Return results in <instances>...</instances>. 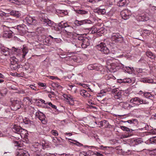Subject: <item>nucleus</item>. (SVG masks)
Wrapping results in <instances>:
<instances>
[{"label":"nucleus","instance_id":"obj_34","mask_svg":"<svg viewBox=\"0 0 156 156\" xmlns=\"http://www.w3.org/2000/svg\"><path fill=\"white\" fill-rule=\"evenodd\" d=\"M76 13L81 15L86 14L88 13V11L83 10H78L76 11Z\"/></svg>","mask_w":156,"mask_h":156},{"label":"nucleus","instance_id":"obj_18","mask_svg":"<svg viewBox=\"0 0 156 156\" xmlns=\"http://www.w3.org/2000/svg\"><path fill=\"white\" fill-rule=\"evenodd\" d=\"M105 30L103 27H101L98 30L97 28H94L92 30V32L95 33L96 32L97 34L99 36H101L102 34L105 33Z\"/></svg>","mask_w":156,"mask_h":156},{"label":"nucleus","instance_id":"obj_16","mask_svg":"<svg viewBox=\"0 0 156 156\" xmlns=\"http://www.w3.org/2000/svg\"><path fill=\"white\" fill-rule=\"evenodd\" d=\"M65 30L66 33H69L70 35H72L73 36H76V35H79L73 32L74 28L71 26H70L69 25L68 23V26L66 27Z\"/></svg>","mask_w":156,"mask_h":156},{"label":"nucleus","instance_id":"obj_31","mask_svg":"<svg viewBox=\"0 0 156 156\" xmlns=\"http://www.w3.org/2000/svg\"><path fill=\"white\" fill-rule=\"evenodd\" d=\"M17 29L20 34V35H22L25 33L23 27H21V26L18 25L17 27Z\"/></svg>","mask_w":156,"mask_h":156},{"label":"nucleus","instance_id":"obj_23","mask_svg":"<svg viewBox=\"0 0 156 156\" xmlns=\"http://www.w3.org/2000/svg\"><path fill=\"white\" fill-rule=\"evenodd\" d=\"M52 142L56 146L61 144V141L60 139L58 138L57 137H55V138H53L52 140Z\"/></svg>","mask_w":156,"mask_h":156},{"label":"nucleus","instance_id":"obj_57","mask_svg":"<svg viewBox=\"0 0 156 156\" xmlns=\"http://www.w3.org/2000/svg\"><path fill=\"white\" fill-rule=\"evenodd\" d=\"M136 142H137V145H138V144L141 143V142H142V141L141 139L138 138L136 139Z\"/></svg>","mask_w":156,"mask_h":156},{"label":"nucleus","instance_id":"obj_56","mask_svg":"<svg viewBox=\"0 0 156 156\" xmlns=\"http://www.w3.org/2000/svg\"><path fill=\"white\" fill-rule=\"evenodd\" d=\"M136 70L138 73H141L142 72V69L141 68H136Z\"/></svg>","mask_w":156,"mask_h":156},{"label":"nucleus","instance_id":"obj_6","mask_svg":"<svg viewBox=\"0 0 156 156\" xmlns=\"http://www.w3.org/2000/svg\"><path fill=\"white\" fill-rule=\"evenodd\" d=\"M4 31L3 36L4 37L10 38L12 36V32L10 30L9 27L4 25L2 26Z\"/></svg>","mask_w":156,"mask_h":156},{"label":"nucleus","instance_id":"obj_46","mask_svg":"<svg viewBox=\"0 0 156 156\" xmlns=\"http://www.w3.org/2000/svg\"><path fill=\"white\" fill-rule=\"evenodd\" d=\"M150 140L152 143L156 144V136L151 137L150 139Z\"/></svg>","mask_w":156,"mask_h":156},{"label":"nucleus","instance_id":"obj_44","mask_svg":"<svg viewBox=\"0 0 156 156\" xmlns=\"http://www.w3.org/2000/svg\"><path fill=\"white\" fill-rule=\"evenodd\" d=\"M18 64H16V65H10V67L11 69L13 70H16L18 68Z\"/></svg>","mask_w":156,"mask_h":156},{"label":"nucleus","instance_id":"obj_7","mask_svg":"<svg viewBox=\"0 0 156 156\" xmlns=\"http://www.w3.org/2000/svg\"><path fill=\"white\" fill-rule=\"evenodd\" d=\"M79 39L81 40V46L82 48H86L87 46L90 45V40L88 38L84 37L83 36L81 35Z\"/></svg>","mask_w":156,"mask_h":156},{"label":"nucleus","instance_id":"obj_55","mask_svg":"<svg viewBox=\"0 0 156 156\" xmlns=\"http://www.w3.org/2000/svg\"><path fill=\"white\" fill-rule=\"evenodd\" d=\"M48 77L49 78V79H51L52 80H54L55 79H58V78L57 77H55V76H48Z\"/></svg>","mask_w":156,"mask_h":156},{"label":"nucleus","instance_id":"obj_53","mask_svg":"<svg viewBox=\"0 0 156 156\" xmlns=\"http://www.w3.org/2000/svg\"><path fill=\"white\" fill-rule=\"evenodd\" d=\"M60 13H62L65 15H67L68 13V11L67 10H61L60 12Z\"/></svg>","mask_w":156,"mask_h":156},{"label":"nucleus","instance_id":"obj_17","mask_svg":"<svg viewBox=\"0 0 156 156\" xmlns=\"http://www.w3.org/2000/svg\"><path fill=\"white\" fill-rule=\"evenodd\" d=\"M80 36H78L77 39H74L72 41L73 44H74L76 47H80L81 46V40L79 39Z\"/></svg>","mask_w":156,"mask_h":156},{"label":"nucleus","instance_id":"obj_41","mask_svg":"<svg viewBox=\"0 0 156 156\" xmlns=\"http://www.w3.org/2000/svg\"><path fill=\"white\" fill-rule=\"evenodd\" d=\"M143 93V95L146 98H150L152 97L151 94L150 92H146Z\"/></svg>","mask_w":156,"mask_h":156},{"label":"nucleus","instance_id":"obj_38","mask_svg":"<svg viewBox=\"0 0 156 156\" xmlns=\"http://www.w3.org/2000/svg\"><path fill=\"white\" fill-rule=\"evenodd\" d=\"M112 148L111 147L103 146L102 145L100 146V149L103 150H109Z\"/></svg>","mask_w":156,"mask_h":156},{"label":"nucleus","instance_id":"obj_14","mask_svg":"<svg viewBox=\"0 0 156 156\" xmlns=\"http://www.w3.org/2000/svg\"><path fill=\"white\" fill-rule=\"evenodd\" d=\"M118 105L122 108L127 110H130L131 108L134 107L133 105H132L127 102H120Z\"/></svg>","mask_w":156,"mask_h":156},{"label":"nucleus","instance_id":"obj_50","mask_svg":"<svg viewBox=\"0 0 156 156\" xmlns=\"http://www.w3.org/2000/svg\"><path fill=\"white\" fill-rule=\"evenodd\" d=\"M87 1L90 3H93V4H94V3H95L96 2H98L100 1H101V0H87Z\"/></svg>","mask_w":156,"mask_h":156},{"label":"nucleus","instance_id":"obj_12","mask_svg":"<svg viewBox=\"0 0 156 156\" xmlns=\"http://www.w3.org/2000/svg\"><path fill=\"white\" fill-rule=\"evenodd\" d=\"M35 115L41 121L42 123L44 124L46 123V122L45 119V116L43 113L41 112L40 111H38L36 113Z\"/></svg>","mask_w":156,"mask_h":156},{"label":"nucleus","instance_id":"obj_36","mask_svg":"<svg viewBox=\"0 0 156 156\" xmlns=\"http://www.w3.org/2000/svg\"><path fill=\"white\" fill-rule=\"evenodd\" d=\"M16 58L15 57H13L12 58H11V65H13L14 64H17V61H16Z\"/></svg>","mask_w":156,"mask_h":156},{"label":"nucleus","instance_id":"obj_39","mask_svg":"<svg viewBox=\"0 0 156 156\" xmlns=\"http://www.w3.org/2000/svg\"><path fill=\"white\" fill-rule=\"evenodd\" d=\"M31 0H18V1L22 4H29Z\"/></svg>","mask_w":156,"mask_h":156},{"label":"nucleus","instance_id":"obj_37","mask_svg":"<svg viewBox=\"0 0 156 156\" xmlns=\"http://www.w3.org/2000/svg\"><path fill=\"white\" fill-rule=\"evenodd\" d=\"M16 104L15 105V107L16 109H18L21 107V105H20L21 102L16 101Z\"/></svg>","mask_w":156,"mask_h":156},{"label":"nucleus","instance_id":"obj_63","mask_svg":"<svg viewBox=\"0 0 156 156\" xmlns=\"http://www.w3.org/2000/svg\"><path fill=\"white\" fill-rule=\"evenodd\" d=\"M152 153H153V154L154 155H156V149H154L152 150Z\"/></svg>","mask_w":156,"mask_h":156},{"label":"nucleus","instance_id":"obj_61","mask_svg":"<svg viewBox=\"0 0 156 156\" xmlns=\"http://www.w3.org/2000/svg\"><path fill=\"white\" fill-rule=\"evenodd\" d=\"M54 84L55 85L56 87H58L59 88H61L62 87L61 85H59L58 83H55Z\"/></svg>","mask_w":156,"mask_h":156},{"label":"nucleus","instance_id":"obj_2","mask_svg":"<svg viewBox=\"0 0 156 156\" xmlns=\"http://www.w3.org/2000/svg\"><path fill=\"white\" fill-rule=\"evenodd\" d=\"M12 131L15 133L20 134L21 138H24L27 137L28 133L26 130L23 129L21 127L14 125L12 128Z\"/></svg>","mask_w":156,"mask_h":156},{"label":"nucleus","instance_id":"obj_1","mask_svg":"<svg viewBox=\"0 0 156 156\" xmlns=\"http://www.w3.org/2000/svg\"><path fill=\"white\" fill-rule=\"evenodd\" d=\"M111 69L113 70V72H115L116 70V68L121 69H122L125 70L127 73H132L134 69L133 68H131L129 66H125L122 63H111Z\"/></svg>","mask_w":156,"mask_h":156},{"label":"nucleus","instance_id":"obj_60","mask_svg":"<svg viewBox=\"0 0 156 156\" xmlns=\"http://www.w3.org/2000/svg\"><path fill=\"white\" fill-rule=\"evenodd\" d=\"M6 13L4 12H3L2 11H0V16H3L4 19V17H5V16Z\"/></svg>","mask_w":156,"mask_h":156},{"label":"nucleus","instance_id":"obj_54","mask_svg":"<svg viewBox=\"0 0 156 156\" xmlns=\"http://www.w3.org/2000/svg\"><path fill=\"white\" fill-rule=\"evenodd\" d=\"M143 32L147 34H150L151 33V31L149 30H143Z\"/></svg>","mask_w":156,"mask_h":156},{"label":"nucleus","instance_id":"obj_28","mask_svg":"<svg viewBox=\"0 0 156 156\" xmlns=\"http://www.w3.org/2000/svg\"><path fill=\"white\" fill-rule=\"evenodd\" d=\"M63 97L65 98L69 102L70 101H74V98L73 96L70 95V94H63Z\"/></svg>","mask_w":156,"mask_h":156},{"label":"nucleus","instance_id":"obj_62","mask_svg":"<svg viewBox=\"0 0 156 156\" xmlns=\"http://www.w3.org/2000/svg\"><path fill=\"white\" fill-rule=\"evenodd\" d=\"M38 84L41 87H44L45 86L46 84L45 83H38Z\"/></svg>","mask_w":156,"mask_h":156},{"label":"nucleus","instance_id":"obj_5","mask_svg":"<svg viewBox=\"0 0 156 156\" xmlns=\"http://www.w3.org/2000/svg\"><path fill=\"white\" fill-rule=\"evenodd\" d=\"M96 47L98 50L103 52V53L106 54H108L109 53V50L106 47L105 43L101 42L100 44L96 45Z\"/></svg>","mask_w":156,"mask_h":156},{"label":"nucleus","instance_id":"obj_59","mask_svg":"<svg viewBox=\"0 0 156 156\" xmlns=\"http://www.w3.org/2000/svg\"><path fill=\"white\" fill-rule=\"evenodd\" d=\"M15 143V146H18V147H20V144L19 143V142L18 141H15L14 142Z\"/></svg>","mask_w":156,"mask_h":156},{"label":"nucleus","instance_id":"obj_30","mask_svg":"<svg viewBox=\"0 0 156 156\" xmlns=\"http://www.w3.org/2000/svg\"><path fill=\"white\" fill-rule=\"evenodd\" d=\"M9 15H10V13H6L5 17H4V19L6 21L9 22H11L13 20L10 17Z\"/></svg>","mask_w":156,"mask_h":156},{"label":"nucleus","instance_id":"obj_51","mask_svg":"<svg viewBox=\"0 0 156 156\" xmlns=\"http://www.w3.org/2000/svg\"><path fill=\"white\" fill-rule=\"evenodd\" d=\"M6 93V91L3 93V90H0V98H2L5 96V94Z\"/></svg>","mask_w":156,"mask_h":156},{"label":"nucleus","instance_id":"obj_43","mask_svg":"<svg viewBox=\"0 0 156 156\" xmlns=\"http://www.w3.org/2000/svg\"><path fill=\"white\" fill-rule=\"evenodd\" d=\"M98 11L102 14H105L106 13V10L105 9L99 8Z\"/></svg>","mask_w":156,"mask_h":156},{"label":"nucleus","instance_id":"obj_10","mask_svg":"<svg viewBox=\"0 0 156 156\" xmlns=\"http://www.w3.org/2000/svg\"><path fill=\"white\" fill-rule=\"evenodd\" d=\"M88 89H90V91H86V90L84 89L81 90L80 91V93L81 96L84 98L91 99L92 98V96L90 93L91 90L89 88H88Z\"/></svg>","mask_w":156,"mask_h":156},{"label":"nucleus","instance_id":"obj_8","mask_svg":"<svg viewBox=\"0 0 156 156\" xmlns=\"http://www.w3.org/2000/svg\"><path fill=\"white\" fill-rule=\"evenodd\" d=\"M112 41L115 42H121L123 41V37L119 33H113L111 37Z\"/></svg>","mask_w":156,"mask_h":156},{"label":"nucleus","instance_id":"obj_42","mask_svg":"<svg viewBox=\"0 0 156 156\" xmlns=\"http://www.w3.org/2000/svg\"><path fill=\"white\" fill-rule=\"evenodd\" d=\"M122 82L124 83H131L132 80L131 79L129 78H126L122 80Z\"/></svg>","mask_w":156,"mask_h":156},{"label":"nucleus","instance_id":"obj_47","mask_svg":"<svg viewBox=\"0 0 156 156\" xmlns=\"http://www.w3.org/2000/svg\"><path fill=\"white\" fill-rule=\"evenodd\" d=\"M48 105L49 106L52 107V108H54L55 109H56L57 108V107L56 105H52V103L51 102H49L47 103Z\"/></svg>","mask_w":156,"mask_h":156},{"label":"nucleus","instance_id":"obj_29","mask_svg":"<svg viewBox=\"0 0 156 156\" xmlns=\"http://www.w3.org/2000/svg\"><path fill=\"white\" fill-rule=\"evenodd\" d=\"M146 54L147 56L151 59H154L155 57V55L150 51H147L146 53Z\"/></svg>","mask_w":156,"mask_h":156},{"label":"nucleus","instance_id":"obj_20","mask_svg":"<svg viewBox=\"0 0 156 156\" xmlns=\"http://www.w3.org/2000/svg\"><path fill=\"white\" fill-rule=\"evenodd\" d=\"M0 51L2 53H3L5 56H8L10 54L9 49L4 46H2L0 48Z\"/></svg>","mask_w":156,"mask_h":156},{"label":"nucleus","instance_id":"obj_49","mask_svg":"<svg viewBox=\"0 0 156 156\" xmlns=\"http://www.w3.org/2000/svg\"><path fill=\"white\" fill-rule=\"evenodd\" d=\"M51 133L54 136H58V132L56 130H52L51 131Z\"/></svg>","mask_w":156,"mask_h":156},{"label":"nucleus","instance_id":"obj_15","mask_svg":"<svg viewBox=\"0 0 156 156\" xmlns=\"http://www.w3.org/2000/svg\"><path fill=\"white\" fill-rule=\"evenodd\" d=\"M26 21L27 23L30 24L34 25L37 24V19L35 17H30L28 16L25 18Z\"/></svg>","mask_w":156,"mask_h":156},{"label":"nucleus","instance_id":"obj_27","mask_svg":"<svg viewBox=\"0 0 156 156\" xmlns=\"http://www.w3.org/2000/svg\"><path fill=\"white\" fill-rule=\"evenodd\" d=\"M125 122H128L131 125V126H134L137 122V120L136 119H131V120L126 121Z\"/></svg>","mask_w":156,"mask_h":156},{"label":"nucleus","instance_id":"obj_33","mask_svg":"<svg viewBox=\"0 0 156 156\" xmlns=\"http://www.w3.org/2000/svg\"><path fill=\"white\" fill-rule=\"evenodd\" d=\"M36 31L38 34L43 33L45 31V30L43 27H38Z\"/></svg>","mask_w":156,"mask_h":156},{"label":"nucleus","instance_id":"obj_48","mask_svg":"<svg viewBox=\"0 0 156 156\" xmlns=\"http://www.w3.org/2000/svg\"><path fill=\"white\" fill-rule=\"evenodd\" d=\"M131 142L132 143V145L133 146H135L136 145H137V144L136 142V139H133L131 140Z\"/></svg>","mask_w":156,"mask_h":156},{"label":"nucleus","instance_id":"obj_26","mask_svg":"<svg viewBox=\"0 0 156 156\" xmlns=\"http://www.w3.org/2000/svg\"><path fill=\"white\" fill-rule=\"evenodd\" d=\"M129 2L128 0H120L119 1V6L120 7H122V6L127 5Z\"/></svg>","mask_w":156,"mask_h":156},{"label":"nucleus","instance_id":"obj_25","mask_svg":"<svg viewBox=\"0 0 156 156\" xmlns=\"http://www.w3.org/2000/svg\"><path fill=\"white\" fill-rule=\"evenodd\" d=\"M58 26L60 28H65L66 29L67 26H68V23L67 22H64V21H62L58 23Z\"/></svg>","mask_w":156,"mask_h":156},{"label":"nucleus","instance_id":"obj_21","mask_svg":"<svg viewBox=\"0 0 156 156\" xmlns=\"http://www.w3.org/2000/svg\"><path fill=\"white\" fill-rule=\"evenodd\" d=\"M41 20L43 24L45 26H51L52 24V21L48 19L42 18H41Z\"/></svg>","mask_w":156,"mask_h":156},{"label":"nucleus","instance_id":"obj_45","mask_svg":"<svg viewBox=\"0 0 156 156\" xmlns=\"http://www.w3.org/2000/svg\"><path fill=\"white\" fill-rule=\"evenodd\" d=\"M121 129L124 130V131H130V129L129 128L126 127L125 126H121Z\"/></svg>","mask_w":156,"mask_h":156},{"label":"nucleus","instance_id":"obj_13","mask_svg":"<svg viewBox=\"0 0 156 156\" xmlns=\"http://www.w3.org/2000/svg\"><path fill=\"white\" fill-rule=\"evenodd\" d=\"M148 15L146 14H138L136 16V18L137 20L138 21H147L150 19Z\"/></svg>","mask_w":156,"mask_h":156},{"label":"nucleus","instance_id":"obj_64","mask_svg":"<svg viewBox=\"0 0 156 156\" xmlns=\"http://www.w3.org/2000/svg\"><path fill=\"white\" fill-rule=\"evenodd\" d=\"M4 77V76H3V74H2L1 73H0V78L3 79Z\"/></svg>","mask_w":156,"mask_h":156},{"label":"nucleus","instance_id":"obj_3","mask_svg":"<svg viewBox=\"0 0 156 156\" xmlns=\"http://www.w3.org/2000/svg\"><path fill=\"white\" fill-rule=\"evenodd\" d=\"M14 50L16 52L17 56H19L22 60H23L25 58V56L27 54L28 52V50L27 47L23 45V48L21 49L15 48Z\"/></svg>","mask_w":156,"mask_h":156},{"label":"nucleus","instance_id":"obj_24","mask_svg":"<svg viewBox=\"0 0 156 156\" xmlns=\"http://www.w3.org/2000/svg\"><path fill=\"white\" fill-rule=\"evenodd\" d=\"M17 156H30V155L27 151L21 150L18 152Z\"/></svg>","mask_w":156,"mask_h":156},{"label":"nucleus","instance_id":"obj_40","mask_svg":"<svg viewBox=\"0 0 156 156\" xmlns=\"http://www.w3.org/2000/svg\"><path fill=\"white\" fill-rule=\"evenodd\" d=\"M95 123L98 124V125H100L101 126H103V123H108V122L107 121L104 120L102 121L98 122V123H97V122H95Z\"/></svg>","mask_w":156,"mask_h":156},{"label":"nucleus","instance_id":"obj_35","mask_svg":"<svg viewBox=\"0 0 156 156\" xmlns=\"http://www.w3.org/2000/svg\"><path fill=\"white\" fill-rule=\"evenodd\" d=\"M87 68L89 70L97 69L95 65H90L87 66Z\"/></svg>","mask_w":156,"mask_h":156},{"label":"nucleus","instance_id":"obj_19","mask_svg":"<svg viewBox=\"0 0 156 156\" xmlns=\"http://www.w3.org/2000/svg\"><path fill=\"white\" fill-rule=\"evenodd\" d=\"M91 22L90 20H84L79 21L76 20L75 23L78 26H80L81 25L85 24H90Z\"/></svg>","mask_w":156,"mask_h":156},{"label":"nucleus","instance_id":"obj_32","mask_svg":"<svg viewBox=\"0 0 156 156\" xmlns=\"http://www.w3.org/2000/svg\"><path fill=\"white\" fill-rule=\"evenodd\" d=\"M141 81H143V82L148 83H152L153 82V80L152 79H148L144 78L141 79Z\"/></svg>","mask_w":156,"mask_h":156},{"label":"nucleus","instance_id":"obj_52","mask_svg":"<svg viewBox=\"0 0 156 156\" xmlns=\"http://www.w3.org/2000/svg\"><path fill=\"white\" fill-rule=\"evenodd\" d=\"M40 102L41 103V104L44 103L45 105H46V104H47V103H45V101L41 99H38V101L37 102V103H40Z\"/></svg>","mask_w":156,"mask_h":156},{"label":"nucleus","instance_id":"obj_4","mask_svg":"<svg viewBox=\"0 0 156 156\" xmlns=\"http://www.w3.org/2000/svg\"><path fill=\"white\" fill-rule=\"evenodd\" d=\"M130 102L132 103L131 105H133V107L135 105H139L141 104H148V102L143 100L142 99L139 98V97H135L131 99L130 100Z\"/></svg>","mask_w":156,"mask_h":156},{"label":"nucleus","instance_id":"obj_22","mask_svg":"<svg viewBox=\"0 0 156 156\" xmlns=\"http://www.w3.org/2000/svg\"><path fill=\"white\" fill-rule=\"evenodd\" d=\"M10 15L16 18H19L21 15L20 12L16 10H12L10 12Z\"/></svg>","mask_w":156,"mask_h":156},{"label":"nucleus","instance_id":"obj_58","mask_svg":"<svg viewBox=\"0 0 156 156\" xmlns=\"http://www.w3.org/2000/svg\"><path fill=\"white\" fill-rule=\"evenodd\" d=\"M29 87L30 88L34 90H36V88L35 86H34V85H30Z\"/></svg>","mask_w":156,"mask_h":156},{"label":"nucleus","instance_id":"obj_11","mask_svg":"<svg viewBox=\"0 0 156 156\" xmlns=\"http://www.w3.org/2000/svg\"><path fill=\"white\" fill-rule=\"evenodd\" d=\"M112 92L115 99H120L122 97V91L118 88H115L112 90Z\"/></svg>","mask_w":156,"mask_h":156},{"label":"nucleus","instance_id":"obj_9","mask_svg":"<svg viewBox=\"0 0 156 156\" xmlns=\"http://www.w3.org/2000/svg\"><path fill=\"white\" fill-rule=\"evenodd\" d=\"M120 15L123 19L126 20L128 19L131 15V11L128 9H124L120 12Z\"/></svg>","mask_w":156,"mask_h":156}]
</instances>
